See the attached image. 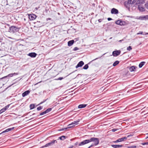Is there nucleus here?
I'll return each instance as SVG.
<instances>
[{
  "instance_id": "obj_1",
  "label": "nucleus",
  "mask_w": 148,
  "mask_h": 148,
  "mask_svg": "<svg viewBox=\"0 0 148 148\" xmlns=\"http://www.w3.org/2000/svg\"><path fill=\"white\" fill-rule=\"evenodd\" d=\"M19 30V28L16 26H12L10 27L9 32L11 33H14L17 32Z\"/></svg>"
},
{
  "instance_id": "obj_2",
  "label": "nucleus",
  "mask_w": 148,
  "mask_h": 148,
  "mask_svg": "<svg viewBox=\"0 0 148 148\" xmlns=\"http://www.w3.org/2000/svg\"><path fill=\"white\" fill-rule=\"evenodd\" d=\"M90 142H92L95 146L99 144V139L97 138L92 137L90 138Z\"/></svg>"
},
{
  "instance_id": "obj_3",
  "label": "nucleus",
  "mask_w": 148,
  "mask_h": 148,
  "mask_svg": "<svg viewBox=\"0 0 148 148\" xmlns=\"http://www.w3.org/2000/svg\"><path fill=\"white\" fill-rule=\"evenodd\" d=\"M57 142L56 140H53L51 142L46 144L43 147H47L53 145L55 143H57Z\"/></svg>"
},
{
  "instance_id": "obj_4",
  "label": "nucleus",
  "mask_w": 148,
  "mask_h": 148,
  "mask_svg": "<svg viewBox=\"0 0 148 148\" xmlns=\"http://www.w3.org/2000/svg\"><path fill=\"white\" fill-rule=\"evenodd\" d=\"M90 142V139L86 140L80 143L79 144V146L83 145Z\"/></svg>"
},
{
  "instance_id": "obj_5",
  "label": "nucleus",
  "mask_w": 148,
  "mask_h": 148,
  "mask_svg": "<svg viewBox=\"0 0 148 148\" xmlns=\"http://www.w3.org/2000/svg\"><path fill=\"white\" fill-rule=\"evenodd\" d=\"M127 139V137H124L121 138H119L116 141L113 142L114 143H117L118 142H121L123 141H125Z\"/></svg>"
},
{
  "instance_id": "obj_6",
  "label": "nucleus",
  "mask_w": 148,
  "mask_h": 148,
  "mask_svg": "<svg viewBox=\"0 0 148 148\" xmlns=\"http://www.w3.org/2000/svg\"><path fill=\"white\" fill-rule=\"evenodd\" d=\"M18 73H11V74H9V75H7L6 76H4L1 78H0V79H3L5 78L8 77H12L13 75H18Z\"/></svg>"
},
{
  "instance_id": "obj_7",
  "label": "nucleus",
  "mask_w": 148,
  "mask_h": 148,
  "mask_svg": "<svg viewBox=\"0 0 148 148\" xmlns=\"http://www.w3.org/2000/svg\"><path fill=\"white\" fill-rule=\"evenodd\" d=\"M29 18L30 20H33L35 19L36 17V15L34 14H28Z\"/></svg>"
},
{
  "instance_id": "obj_8",
  "label": "nucleus",
  "mask_w": 148,
  "mask_h": 148,
  "mask_svg": "<svg viewBox=\"0 0 148 148\" xmlns=\"http://www.w3.org/2000/svg\"><path fill=\"white\" fill-rule=\"evenodd\" d=\"M121 52L120 50L114 51L112 52V55L114 56H117L120 54Z\"/></svg>"
},
{
  "instance_id": "obj_9",
  "label": "nucleus",
  "mask_w": 148,
  "mask_h": 148,
  "mask_svg": "<svg viewBox=\"0 0 148 148\" xmlns=\"http://www.w3.org/2000/svg\"><path fill=\"white\" fill-rule=\"evenodd\" d=\"M138 19L140 20H147V15L140 16H139L138 18H137Z\"/></svg>"
},
{
  "instance_id": "obj_10",
  "label": "nucleus",
  "mask_w": 148,
  "mask_h": 148,
  "mask_svg": "<svg viewBox=\"0 0 148 148\" xmlns=\"http://www.w3.org/2000/svg\"><path fill=\"white\" fill-rule=\"evenodd\" d=\"M111 12L112 14H117L119 12L117 9L113 8L111 10Z\"/></svg>"
},
{
  "instance_id": "obj_11",
  "label": "nucleus",
  "mask_w": 148,
  "mask_h": 148,
  "mask_svg": "<svg viewBox=\"0 0 148 148\" xmlns=\"http://www.w3.org/2000/svg\"><path fill=\"white\" fill-rule=\"evenodd\" d=\"M27 55L31 58H35L37 54L34 52H32L29 53Z\"/></svg>"
},
{
  "instance_id": "obj_12",
  "label": "nucleus",
  "mask_w": 148,
  "mask_h": 148,
  "mask_svg": "<svg viewBox=\"0 0 148 148\" xmlns=\"http://www.w3.org/2000/svg\"><path fill=\"white\" fill-rule=\"evenodd\" d=\"M84 64V62L82 61L79 62L77 64L76 66V68H77L78 67L82 66Z\"/></svg>"
},
{
  "instance_id": "obj_13",
  "label": "nucleus",
  "mask_w": 148,
  "mask_h": 148,
  "mask_svg": "<svg viewBox=\"0 0 148 148\" xmlns=\"http://www.w3.org/2000/svg\"><path fill=\"white\" fill-rule=\"evenodd\" d=\"M14 127H12V128H8V129H6L5 131H3V132H2L1 133V134H2L6 133V132H9L10 131H11L12 130L14 129Z\"/></svg>"
},
{
  "instance_id": "obj_14",
  "label": "nucleus",
  "mask_w": 148,
  "mask_h": 148,
  "mask_svg": "<svg viewBox=\"0 0 148 148\" xmlns=\"http://www.w3.org/2000/svg\"><path fill=\"white\" fill-rule=\"evenodd\" d=\"M124 22L123 21L121 20H118L116 21L115 23L117 25H124L123 23Z\"/></svg>"
},
{
  "instance_id": "obj_15",
  "label": "nucleus",
  "mask_w": 148,
  "mask_h": 148,
  "mask_svg": "<svg viewBox=\"0 0 148 148\" xmlns=\"http://www.w3.org/2000/svg\"><path fill=\"white\" fill-rule=\"evenodd\" d=\"M30 93V91L29 90H27L24 92L22 94V96L24 97L25 96L28 95Z\"/></svg>"
},
{
  "instance_id": "obj_16",
  "label": "nucleus",
  "mask_w": 148,
  "mask_h": 148,
  "mask_svg": "<svg viewBox=\"0 0 148 148\" xmlns=\"http://www.w3.org/2000/svg\"><path fill=\"white\" fill-rule=\"evenodd\" d=\"M138 8L140 12H143L145 10L144 8L140 5L138 6Z\"/></svg>"
},
{
  "instance_id": "obj_17",
  "label": "nucleus",
  "mask_w": 148,
  "mask_h": 148,
  "mask_svg": "<svg viewBox=\"0 0 148 148\" xmlns=\"http://www.w3.org/2000/svg\"><path fill=\"white\" fill-rule=\"evenodd\" d=\"M130 3H128V1H127V2H125L124 3L125 6L128 9H130Z\"/></svg>"
},
{
  "instance_id": "obj_18",
  "label": "nucleus",
  "mask_w": 148,
  "mask_h": 148,
  "mask_svg": "<svg viewBox=\"0 0 148 148\" xmlns=\"http://www.w3.org/2000/svg\"><path fill=\"white\" fill-rule=\"evenodd\" d=\"M9 106L10 105H8L6 106L3 108L1 109V111H2V113L4 112L9 108Z\"/></svg>"
},
{
  "instance_id": "obj_19",
  "label": "nucleus",
  "mask_w": 148,
  "mask_h": 148,
  "mask_svg": "<svg viewBox=\"0 0 148 148\" xmlns=\"http://www.w3.org/2000/svg\"><path fill=\"white\" fill-rule=\"evenodd\" d=\"M74 40H72L69 41L68 42V45L70 47L74 43Z\"/></svg>"
},
{
  "instance_id": "obj_20",
  "label": "nucleus",
  "mask_w": 148,
  "mask_h": 148,
  "mask_svg": "<svg viewBox=\"0 0 148 148\" xmlns=\"http://www.w3.org/2000/svg\"><path fill=\"white\" fill-rule=\"evenodd\" d=\"M136 67L135 66H132L130 67L129 69L130 71L132 72L135 71Z\"/></svg>"
},
{
  "instance_id": "obj_21",
  "label": "nucleus",
  "mask_w": 148,
  "mask_h": 148,
  "mask_svg": "<svg viewBox=\"0 0 148 148\" xmlns=\"http://www.w3.org/2000/svg\"><path fill=\"white\" fill-rule=\"evenodd\" d=\"M122 145H111V146L114 148H120L123 147Z\"/></svg>"
},
{
  "instance_id": "obj_22",
  "label": "nucleus",
  "mask_w": 148,
  "mask_h": 148,
  "mask_svg": "<svg viewBox=\"0 0 148 148\" xmlns=\"http://www.w3.org/2000/svg\"><path fill=\"white\" fill-rule=\"evenodd\" d=\"M79 121L80 120L79 119H78V120L76 121H75L73 122L71 124L69 125H71L74 124L77 125L78 124V123H79Z\"/></svg>"
},
{
  "instance_id": "obj_23",
  "label": "nucleus",
  "mask_w": 148,
  "mask_h": 148,
  "mask_svg": "<svg viewBox=\"0 0 148 148\" xmlns=\"http://www.w3.org/2000/svg\"><path fill=\"white\" fill-rule=\"evenodd\" d=\"M74 126V125L72 126H70L67 127H66L62 128L60 129V131H63V130H67L68 129L71 128L72 127H73V126Z\"/></svg>"
},
{
  "instance_id": "obj_24",
  "label": "nucleus",
  "mask_w": 148,
  "mask_h": 148,
  "mask_svg": "<svg viewBox=\"0 0 148 148\" xmlns=\"http://www.w3.org/2000/svg\"><path fill=\"white\" fill-rule=\"evenodd\" d=\"M87 106L86 104H82L79 105L78 108H82L85 107Z\"/></svg>"
},
{
  "instance_id": "obj_25",
  "label": "nucleus",
  "mask_w": 148,
  "mask_h": 148,
  "mask_svg": "<svg viewBox=\"0 0 148 148\" xmlns=\"http://www.w3.org/2000/svg\"><path fill=\"white\" fill-rule=\"evenodd\" d=\"M136 0H128V3H130V4H132L135 3Z\"/></svg>"
},
{
  "instance_id": "obj_26",
  "label": "nucleus",
  "mask_w": 148,
  "mask_h": 148,
  "mask_svg": "<svg viewBox=\"0 0 148 148\" xmlns=\"http://www.w3.org/2000/svg\"><path fill=\"white\" fill-rule=\"evenodd\" d=\"M146 63L145 62H141L139 65V67L140 68H141Z\"/></svg>"
},
{
  "instance_id": "obj_27",
  "label": "nucleus",
  "mask_w": 148,
  "mask_h": 148,
  "mask_svg": "<svg viewBox=\"0 0 148 148\" xmlns=\"http://www.w3.org/2000/svg\"><path fill=\"white\" fill-rule=\"evenodd\" d=\"M66 136H62L60 137L58 140L60 139L61 140H63L66 138Z\"/></svg>"
},
{
  "instance_id": "obj_28",
  "label": "nucleus",
  "mask_w": 148,
  "mask_h": 148,
  "mask_svg": "<svg viewBox=\"0 0 148 148\" xmlns=\"http://www.w3.org/2000/svg\"><path fill=\"white\" fill-rule=\"evenodd\" d=\"M119 63V62L118 61H116L113 64V66H116Z\"/></svg>"
},
{
  "instance_id": "obj_29",
  "label": "nucleus",
  "mask_w": 148,
  "mask_h": 148,
  "mask_svg": "<svg viewBox=\"0 0 148 148\" xmlns=\"http://www.w3.org/2000/svg\"><path fill=\"white\" fill-rule=\"evenodd\" d=\"M127 147L128 148H136V146L135 145H129L127 146Z\"/></svg>"
},
{
  "instance_id": "obj_30",
  "label": "nucleus",
  "mask_w": 148,
  "mask_h": 148,
  "mask_svg": "<svg viewBox=\"0 0 148 148\" xmlns=\"http://www.w3.org/2000/svg\"><path fill=\"white\" fill-rule=\"evenodd\" d=\"M35 107L34 105V104H31L30 105V109H32L34 108Z\"/></svg>"
},
{
  "instance_id": "obj_31",
  "label": "nucleus",
  "mask_w": 148,
  "mask_h": 148,
  "mask_svg": "<svg viewBox=\"0 0 148 148\" xmlns=\"http://www.w3.org/2000/svg\"><path fill=\"white\" fill-rule=\"evenodd\" d=\"M51 110L52 109L51 108H49L47 109L46 110H45L46 114L51 111Z\"/></svg>"
},
{
  "instance_id": "obj_32",
  "label": "nucleus",
  "mask_w": 148,
  "mask_h": 148,
  "mask_svg": "<svg viewBox=\"0 0 148 148\" xmlns=\"http://www.w3.org/2000/svg\"><path fill=\"white\" fill-rule=\"evenodd\" d=\"M145 0H139L138 1L139 3L143 4L145 3Z\"/></svg>"
},
{
  "instance_id": "obj_33",
  "label": "nucleus",
  "mask_w": 148,
  "mask_h": 148,
  "mask_svg": "<svg viewBox=\"0 0 148 148\" xmlns=\"http://www.w3.org/2000/svg\"><path fill=\"white\" fill-rule=\"evenodd\" d=\"M88 67V66L87 64H86L83 67V69H87Z\"/></svg>"
},
{
  "instance_id": "obj_34",
  "label": "nucleus",
  "mask_w": 148,
  "mask_h": 148,
  "mask_svg": "<svg viewBox=\"0 0 148 148\" xmlns=\"http://www.w3.org/2000/svg\"><path fill=\"white\" fill-rule=\"evenodd\" d=\"M132 48L131 46H130L128 47L127 48V50L129 51H130L132 49Z\"/></svg>"
},
{
  "instance_id": "obj_35",
  "label": "nucleus",
  "mask_w": 148,
  "mask_h": 148,
  "mask_svg": "<svg viewBox=\"0 0 148 148\" xmlns=\"http://www.w3.org/2000/svg\"><path fill=\"white\" fill-rule=\"evenodd\" d=\"M42 108V107L41 106H40L37 108V110L38 111L41 110Z\"/></svg>"
},
{
  "instance_id": "obj_36",
  "label": "nucleus",
  "mask_w": 148,
  "mask_h": 148,
  "mask_svg": "<svg viewBox=\"0 0 148 148\" xmlns=\"http://www.w3.org/2000/svg\"><path fill=\"white\" fill-rule=\"evenodd\" d=\"M46 112L45 111H44L42 112L40 114V115H44V114H46Z\"/></svg>"
},
{
  "instance_id": "obj_37",
  "label": "nucleus",
  "mask_w": 148,
  "mask_h": 148,
  "mask_svg": "<svg viewBox=\"0 0 148 148\" xmlns=\"http://www.w3.org/2000/svg\"><path fill=\"white\" fill-rule=\"evenodd\" d=\"M143 32L142 31H140L139 32L137 33V35H139V34H143Z\"/></svg>"
},
{
  "instance_id": "obj_38",
  "label": "nucleus",
  "mask_w": 148,
  "mask_h": 148,
  "mask_svg": "<svg viewBox=\"0 0 148 148\" xmlns=\"http://www.w3.org/2000/svg\"><path fill=\"white\" fill-rule=\"evenodd\" d=\"M143 145H148V142L146 143H142L141 144Z\"/></svg>"
},
{
  "instance_id": "obj_39",
  "label": "nucleus",
  "mask_w": 148,
  "mask_h": 148,
  "mask_svg": "<svg viewBox=\"0 0 148 148\" xmlns=\"http://www.w3.org/2000/svg\"><path fill=\"white\" fill-rule=\"evenodd\" d=\"M79 49L78 47H75L74 49H73V50L74 51H77V50Z\"/></svg>"
},
{
  "instance_id": "obj_40",
  "label": "nucleus",
  "mask_w": 148,
  "mask_h": 148,
  "mask_svg": "<svg viewBox=\"0 0 148 148\" xmlns=\"http://www.w3.org/2000/svg\"><path fill=\"white\" fill-rule=\"evenodd\" d=\"M63 79V77H60L58 78L57 79L58 80H61Z\"/></svg>"
},
{
  "instance_id": "obj_41",
  "label": "nucleus",
  "mask_w": 148,
  "mask_h": 148,
  "mask_svg": "<svg viewBox=\"0 0 148 148\" xmlns=\"http://www.w3.org/2000/svg\"><path fill=\"white\" fill-rule=\"evenodd\" d=\"M145 6L146 8L148 9V2L145 4Z\"/></svg>"
},
{
  "instance_id": "obj_42",
  "label": "nucleus",
  "mask_w": 148,
  "mask_h": 148,
  "mask_svg": "<svg viewBox=\"0 0 148 148\" xmlns=\"http://www.w3.org/2000/svg\"><path fill=\"white\" fill-rule=\"evenodd\" d=\"M133 134H130V135H129L127 136L126 137H127V138H129V137H131V136H133Z\"/></svg>"
},
{
  "instance_id": "obj_43",
  "label": "nucleus",
  "mask_w": 148,
  "mask_h": 148,
  "mask_svg": "<svg viewBox=\"0 0 148 148\" xmlns=\"http://www.w3.org/2000/svg\"><path fill=\"white\" fill-rule=\"evenodd\" d=\"M116 130H117V129L115 128L113 129L112 130V131L113 132H114Z\"/></svg>"
},
{
  "instance_id": "obj_44",
  "label": "nucleus",
  "mask_w": 148,
  "mask_h": 148,
  "mask_svg": "<svg viewBox=\"0 0 148 148\" xmlns=\"http://www.w3.org/2000/svg\"><path fill=\"white\" fill-rule=\"evenodd\" d=\"M48 99H45V100H44L42 102H41V103H40V104H41L43 103L44 102H45L46 101V100Z\"/></svg>"
},
{
  "instance_id": "obj_45",
  "label": "nucleus",
  "mask_w": 148,
  "mask_h": 148,
  "mask_svg": "<svg viewBox=\"0 0 148 148\" xmlns=\"http://www.w3.org/2000/svg\"><path fill=\"white\" fill-rule=\"evenodd\" d=\"M108 21H111L112 20V19L110 18H108Z\"/></svg>"
},
{
  "instance_id": "obj_46",
  "label": "nucleus",
  "mask_w": 148,
  "mask_h": 148,
  "mask_svg": "<svg viewBox=\"0 0 148 148\" xmlns=\"http://www.w3.org/2000/svg\"><path fill=\"white\" fill-rule=\"evenodd\" d=\"M98 58H95V59H94L93 60H92V61H91V62H92V61H94V60H96L98 59Z\"/></svg>"
},
{
  "instance_id": "obj_47",
  "label": "nucleus",
  "mask_w": 148,
  "mask_h": 148,
  "mask_svg": "<svg viewBox=\"0 0 148 148\" xmlns=\"http://www.w3.org/2000/svg\"><path fill=\"white\" fill-rule=\"evenodd\" d=\"M98 21L99 22H101L102 21V19H99L98 20Z\"/></svg>"
},
{
  "instance_id": "obj_48",
  "label": "nucleus",
  "mask_w": 148,
  "mask_h": 148,
  "mask_svg": "<svg viewBox=\"0 0 148 148\" xmlns=\"http://www.w3.org/2000/svg\"><path fill=\"white\" fill-rule=\"evenodd\" d=\"M148 34V33H145V34H143V35H146Z\"/></svg>"
},
{
  "instance_id": "obj_49",
  "label": "nucleus",
  "mask_w": 148,
  "mask_h": 148,
  "mask_svg": "<svg viewBox=\"0 0 148 148\" xmlns=\"http://www.w3.org/2000/svg\"><path fill=\"white\" fill-rule=\"evenodd\" d=\"M51 18H48L47 19V20L48 21V20H51Z\"/></svg>"
},
{
  "instance_id": "obj_50",
  "label": "nucleus",
  "mask_w": 148,
  "mask_h": 148,
  "mask_svg": "<svg viewBox=\"0 0 148 148\" xmlns=\"http://www.w3.org/2000/svg\"><path fill=\"white\" fill-rule=\"evenodd\" d=\"M93 145H91L90 147H89L88 148H90V147H92L93 146Z\"/></svg>"
},
{
  "instance_id": "obj_51",
  "label": "nucleus",
  "mask_w": 148,
  "mask_h": 148,
  "mask_svg": "<svg viewBox=\"0 0 148 148\" xmlns=\"http://www.w3.org/2000/svg\"><path fill=\"white\" fill-rule=\"evenodd\" d=\"M73 147V146L72 145L69 147V148H72Z\"/></svg>"
},
{
  "instance_id": "obj_52",
  "label": "nucleus",
  "mask_w": 148,
  "mask_h": 148,
  "mask_svg": "<svg viewBox=\"0 0 148 148\" xmlns=\"http://www.w3.org/2000/svg\"><path fill=\"white\" fill-rule=\"evenodd\" d=\"M82 74H78L77 76L76 77H78V76H79V75H82Z\"/></svg>"
},
{
  "instance_id": "obj_53",
  "label": "nucleus",
  "mask_w": 148,
  "mask_h": 148,
  "mask_svg": "<svg viewBox=\"0 0 148 148\" xmlns=\"http://www.w3.org/2000/svg\"><path fill=\"white\" fill-rule=\"evenodd\" d=\"M77 144H78L77 142L75 143V145H76Z\"/></svg>"
},
{
  "instance_id": "obj_54",
  "label": "nucleus",
  "mask_w": 148,
  "mask_h": 148,
  "mask_svg": "<svg viewBox=\"0 0 148 148\" xmlns=\"http://www.w3.org/2000/svg\"><path fill=\"white\" fill-rule=\"evenodd\" d=\"M35 9L36 10H38V8H37V7H36V8H35Z\"/></svg>"
},
{
  "instance_id": "obj_55",
  "label": "nucleus",
  "mask_w": 148,
  "mask_h": 148,
  "mask_svg": "<svg viewBox=\"0 0 148 148\" xmlns=\"http://www.w3.org/2000/svg\"><path fill=\"white\" fill-rule=\"evenodd\" d=\"M2 112L1 111V110H0V114L2 113Z\"/></svg>"
},
{
  "instance_id": "obj_56",
  "label": "nucleus",
  "mask_w": 148,
  "mask_h": 148,
  "mask_svg": "<svg viewBox=\"0 0 148 148\" xmlns=\"http://www.w3.org/2000/svg\"><path fill=\"white\" fill-rule=\"evenodd\" d=\"M147 20H148V15H147Z\"/></svg>"
},
{
  "instance_id": "obj_57",
  "label": "nucleus",
  "mask_w": 148,
  "mask_h": 148,
  "mask_svg": "<svg viewBox=\"0 0 148 148\" xmlns=\"http://www.w3.org/2000/svg\"><path fill=\"white\" fill-rule=\"evenodd\" d=\"M35 114V113H34V114H32V115H34V114Z\"/></svg>"
},
{
  "instance_id": "obj_58",
  "label": "nucleus",
  "mask_w": 148,
  "mask_h": 148,
  "mask_svg": "<svg viewBox=\"0 0 148 148\" xmlns=\"http://www.w3.org/2000/svg\"><path fill=\"white\" fill-rule=\"evenodd\" d=\"M148 138V136H147L146 138Z\"/></svg>"
},
{
  "instance_id": "obj_59",
  "label": "nucleus",
  "mask_w": 148,
  "mask_h": 148,
  "mask_svg": "<svg viewBox=\"0 0 148 148\" xmlns=\"http://www.w3.org/2000/svg\"><path fill=\"white\" fill-rule=\"evenodd\" d=\"M24 20H25H25H26V19H25V18H24Z\"/></svg>"
},
{
  "instance_id": "obj_60",
  "label": "nucleus",
  "mask_w": 148,
  "mask_h": 148,
  "mask_svg": "<svg viewBox=\"0 0 148 148\" xmlns=\"http://www.w3.org/2000/svg\"><path fill=\"white\" fill-rule=\"evenodd\" d=\"M121 41H122V40H120L119 41L121 42Z\"/></svg>"
},
{
  "instance_id": "obj_61",
  "label": "nucleus",
  "mask_w": 148,
  "mask_h": 148,
  "mask_svg": "<svg viewBox=\"0 0 148 148\" xmlns=\"http://www.w3.org/2000/svg\"><path fill=\"white\" fill-rule=\"evenodd\" d=\"M89 136L86 135L85 136Z\"/></svg>"
},
{
  "instance_id": "obj_62",
  "label": "nucleus",
  "mask_w": 148,
  "mask_h": 148,
  "mask_svg": "<svg viewBox=\"0 0 148 148\" xmlns=\"http://www.w3.org/2000/svg\"><path fill=\"white\" fill-rule=\"evenodd\" d=\"M58 14H59V13H58Z\"/></svg>"
}]
</instances>
